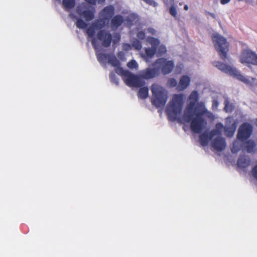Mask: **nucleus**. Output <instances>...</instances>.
Returning <instances> with one entry per match:
<instances>
[{
    "label": "nucleus",
    "instance_id": "nucleus-1",
    "mask_svg": "<svg viewBox=\"0 0 257 257\" xmlns=\"http://www.w3.org/2000/svg\"><path fill=\"white\" fill-rule=\"evenodd\" d=\"M199 94L197 91L193 90L189 95L187 105L184 110L181 121L190 123L192 132L199 133L207 126V119L213 121L214 115L209 111L202 101L198 102Z\"/></svg>",
    "mask_w": 257,
    "mask_h": 257
},
{
    "label": "nucleus",
    "instance_id": "nucleus-2",
    "mask_svg": "<svg viewBox=\"0 0 257 257\" xmlns=\"http://www.w3.org/2000/svg\"><path fill=\"white\" fill-rule=\"evenodd\" d=\"M237 126L236 120L231 117L225 119V126L221 123H217L215 128L209 133H204L200 136V142L202 146H205L209 141L212 140L211 146L216 151H221L224 150L226 146L224 139L221 137L223 130L225 135L229 138L232 137L235 133Z\"/></svg>",
    "mask_w": 257,
    "mask_h": 257
},
{
    "label": "nucleus",
    "instance_id": "nucleus-3",
    "mask_svg": "<svg viewBox=\"0 0 257 257\" xmlns=\"http://www.w3.org/2000/svg\"><path fill=\"white\" fill-rule=\"evenodd\" d=\"M88 37L91 39V43L95 49L98 61L101 64H105L108 62L109 64L115 67V71L117 68H121L119 67V61L115 56L99 52L100 51L99 43H101L105 47H107L110 45L112 38L109 33L105 30H101L96 36L94 35L93 37Z\"/></svg>",
    "mask_w": 257,
    "mask_h": 257
},
{
    "label": "nucleus",
    "instance_id": "nucleus-4",
    "mask_svg": "<svg viewBox=\"0 0 257 257\" xmlns=\"http://www.w3.org/2000/svg\"><path fill=\"white\" fill-rule=\"evenodd\" d=\"M116 73L122 77V79L129 86L139 87L144 85L145 82L143 79H150L158 76V70L156 67L147 68L140 71L138 75H135L122 68H117Z\"/></svg>",
    "mask_w": 257,
    "mask_h": 257
},
{
    "label": "nucleus",
    "instance_id": "nucleus-5",
    "mask_svg": "<svg viewBox=\"0 0 257 257\" xmlns=\"http://www.w3.org/2000/svg\"><path fill=\"white\" fill-rule=\"evenodd\" d=\"M114 13V8L112 5H109L104 7L99 14V19L96 20L89 27L86 33L88 37H93L95 33L100 31V29L103 28L112 17Z\"/></svg>",
    "mask_w": 257,
    "mask_h": 257
},
{
    "label": "nucleus",
    "instance_id": "nucleus-6",
    "mask_svg": "<svg viewBox=\"0 0 257 257\" xmlns=\"http://www.w3.org/2000/svg\"><path fill=\"white\" fill-rule=\"evenodd\" d=\"M184 100L185 95L182 93L173 95L166 109V112L171 120H175L179 119L183 123L185 122L181 121V119L182 117V115L181 116H180V114L182 111Z\"/></svg>",
    "mask_w": 257,
    "mask_h": 257
},
{
    "label": "nucleus",
    "instance_id": "nucleus-7",
    "mask_svg": "<svg viewBox=\"0 0 257 257\" xmlns=\"http://www.w3.org/2000/svg\"><path fill=\"white\" fill-rule=\"evenodd\" d=\"M152 102L157 107H164L168 98V92L161 85L154 83L151 86Z\"/></svg>",
    "mask_w": 257,
    "mask_h": 257
},
{
    "label": "nucleus",
    "instance_id": "nucleus-8",
    "mask_svg": "<svg viewBox=\"0 0 257 257\" xmlns=\"http://www.w3.org/2000/svg\"><path fill=\"white\" fill-rule=\"evenodd\" d=\"M216 66L224 72L236 77L237 79L245 84L252 87H257V79L251 77L246 78L241 75L235 68L231 66L226 65L222 63L218 62Z\"/></svg>",
    "mask_w": 257,
    "mask_h": 257
},
{
    "label": "nucleus",
    "instance_id": "nucleus-9",
    "mask_svg": "<svg viewBox=\"0 0 257 257\" xmlns=\"http://www.w3.org/2000/svg\"><path fill=\"white\" fill-rule=\"evenodd\" d=\"M146 41L151 45V47L146 48L145 52H141L140 55L146 62H150L157 52V46L160 43V41L158 39L148 36L146 38Z\"/></svg>",
    "mask_w": 257,
    "mask_h": 257
},
{
    "label": "nucleus",
    "instance_id": "nucleus-10",
    "mask_svg": "<svg viewBox=\"0 0 257 257\" xmlns=\"http://www.w3.org/2000/svg\"><path fill=\"white\" fill-rule=\"evenodd\" d=\"M212 40L215 49L219 54L222 59L227 58V52L228 50V44L225 38L218 34H214L212 36Z\"/></svg>",
    "mask_w": 257,
    "mask_h": 257
},
{
    "label": "nucleus",
    "instance_id": "nucleus-11",
    "mask_svg": "<svg viewBox=\"0 0 257 257\" xmlns=\"http://www.w3.org/2000/svg\"><path fill=\"white\" fill-rule=\"evenodd\" d=\"M153 67H156L158 70V73L160 71L164 74L170 73L174 67V63L172 60H169L164 58L157 59L153 65Z\"/></svg>",
    "mask_w": 257,
    "mask_h": 257
},
{
    "label": "nucleus",
    "instance_id": "nucleus-12",
    "mask_svg": "<svg viewBox=\"0 0 257 257\" xmlns=\"http://www.w3.org/2000/svg\"><path fill=\"white\" fill-rule=\"evenodd\" d=\"M240 62L249 67L250 65L257 66V54L249 49L244 50L240 56Z\"/></svg>",
    "mask_w": 257,
    "mask_h": 257
},
{
    "label": "nucleus",
    "instance_id": "nucleus-13",
    "mask_svg": "<svg viewBox=\"0 0 257 257\" xmlns=\"http://www.w3.org/2000/svg\"><path fill=\"white\" fill-rule=\"evenodd\" d=\"M77 13L79 16L83 17L86 21H90L94 18L95 9L83 3L77 7Z\"/></svg>",
    "mask_w": 257,
    "mask_h": 257
},
{
    "label": "nucleus",
    "instance_id": "nucleus-14",
    "mask_svg": "<svg viewBox=\"0 0 257 257\" xmlns=\"http://www.w3.org/2000/svg\"><path fill=\"white\" fill-rule=\"evenodd\" d=\"M252 132V126L248 123H244L239 128L237 138L243 141L250 137Z\"/></svg>",
    "mask_w": 257,
    "mask_h": 257
},
{
    "label": "nucleus",
    "instance_id": "nucleus-15",
    "mask_svg": "<svg viewBox=\"0 0 257 257\" xmlns=\"http://www.w3.org/2000/svg\"><path fill=\"white\" fill-rule=\"evenodd\" d=\"M190 83L191 77L183 75L180 78L176 89L179 91H183L189 86Z\"/></svg>",
    "mask_w": 257,
    "mask_h": 257
},
{
    "label": "nucleus",
    "instance_id": "nucleus-16",
    "mask_svg": "<svg viewBox=\"0 0 257 257\" xmlns=\"http://www.w3.org/2000/svg\"><path fill=\"white\" fill-rule=\"evenodd\" d=\"M250 164V160L247 156H240L238 159L237 165L238 168L244 170L247 168Z\"/></svg>",
    "mask_w": 257,
    "mask_h": 257
},
{
    "label": "nucleus",
    "instance_id": "nucleus-17",
    "mask_svg": "<svg viewBox=\"0 0 257 257\" xmlns=\"http://www.w3.org/2000/svg\"><path fill=\"white\" fill-rule=\"evenodd\" d=\"M123 21V17L120 15H116L111 20V28L113 30L119 27Z\"/></svg>",
    "mask_w": 257,
    "mask_h": 257
},
{
    "label": "nucleus",
    "instance_id": "nucleus-18",
    "mask_svg": "<svg viewBox=\"0 0 257 257\" xmlns=\"http://www.w3.org/2000/svg\"><path fill=\"white\" fill-rule=\"evenodd\" d=\"M164 2L167 6H170L169 13L170 14L175 18L177 15V11L176 6L174 4V0H163Z\"/></svg>",
    "mask_w": 257,
    "mask_h": 257
},
{
    "label": "nucleus",
    "instance_id": "nucleus-19",
    "mask_svg": "<svg viewBox=\"0 0 257 257\" xmlns=\"http://www.w3.org/2000/svg\"><path fill=\"white\" fill-rule=\"evenodd\" d=\"M257 144L252 140H248L246 142L245 148L249 153H254L256 151Z\"/></svg>",
    "mask_w": 257,
    "mask_h": 257
},
{
    "label": "nucleus",
    "instance_id": "nucleus-20",
    "mask_svg": "<svg viewBox=\"0 0 257 257\" xmlns=\"http://www.w3.org/2000/svg\"><path fill=\"white\" fill-rule=\"evenodd\" d=\"M243 141L239 140L235 141L232 145L231 148V152L233 153H236L238 152L242 147Z\"/></svg>",
    "mask_w": 257,
    "mask_h": 257
},
{
    "label": "nucleus",
    "instance_id": "nucleus-21",
    "mask_svg": "<svg viewBox=\"0 0 257 257\" xmlns=\"http://www.w3.org/2000/svg\"><path fill=\"white\" fill-rule=\"evenodd\" d=\"M63 6L64 9L69 11L72 9L75 6V0H63L62 2Z\"/></svg>",
    "mask_w": 257,
    "mask_h": 257
},
{
    "label": "nucleus",
    "instance_id": "nucleus-22",
    "mask_svg": "<svg viewBox=\"0 0 257 257\" xmlns=\"http://www.w3.org/2000/svg\"><path fill=\"white\" fill-rule=\"evenodd\" d=\"M149 90L147 87H143L140 88L138 92L139 97L145 99L148 96Z\"/></svg>",
    "mask_w": 257,
    "mask_h": 257
},
{
    "label": "nucleus",
    "instance_id": "nucleus-23",
    "mask_svg": "<svg viewBox=\"0 0 257 257\" xmlns=\"http://www.w3.org/2000/svg\"><path fill=\"white\" fill-rule=\"evenodd\" d=\"M132 46L135 50L138 51L141 50L142 48V45L141 42L136 39H134L132 41Z\"/></svg>",
    "mask_w": 257,
    "mask_h": 257
},
{
    "label": "nucleus",
    "instance_id": "nucleus-24",
    "mask_svg": "<svg viewBox=\"0 0 257 257\" xmlns=\"http://www.w3.org/2000/svg\"><path fill=\"white\" fill-rule=\"evenodd\" d=\"M127 67L132 70H138L139 68V65L136 60H132L127 63Z\"/></svg>",
    "mask_w": 257,
    "mask_h": 257
},
{
    "label": "nucleus",
    "instance_id": "nucleus-25",
    "mask_svg": "<svg viewBox=\"0 0 257 257\" xmlns=\"http://www.w3.org/2000/svg\"><path fill=\"white\" fill-rule=\"evenodd\" d=\"M225 106L224 108V110L226 112H230L232 111L233 106V105L229 102L228 99H225L224 101Z\"/></svg>",
    "mask_w": 257,
    "mask_h": 257
},
{
    "label": "nucleus",
    "instance_id": "nucleus-26",
    "mask_svg": "<svg viewBox=\"0 0 257 257\" xmlns=\"http://www.w3.org/2000/svg\"><path fill=\"white\" fill-rule=\"evenodd\" d=\"M177 81L173 78H169L167 82L166 85L169 87H174L175 86H177L178 85Z\"/></svg>",
    "mask_w": 257,
    "mask_h": 257
},
{
    "label": "nucleus",
    "instance_id": "nucleus-27",
    "mask_svg": "<svg viewBox=\"0 0 257 257\" xmlns=\"http://www.w3.org/2000/svg\"><path fill=\"white\" fill-rule=\"evenodd\" d=\"M76 25L77 28L82 29H85L87 27L86 23L80 19H77Z\"/></svg>",
    "mask_w": 257,
    "mask_h": 257
},
{
    "label": "nucleus",
    "instance_id": "nucleus-28",
    "mask_svg": "<svg viewBox=\"0 0 257 257\" xmlns=\"http://www.w3.org/2000/svg\"><path fill=\"white\" fill-rule=\"evenodd\" d=\"M167 52L166 48L164 45H160L157 46V52L159 54L163 55Z\"/></svg>",
    "mask_w": 257,
    "mask_h": 257
},
{
    "label": "nucleus",
    "instance_id": "nucleus-29",
    "mask_svg": "<svg viewBox=\"0 0 257 257\" xmlns=\"http://www.w3.org/2000/svg\"><path fill=\"white\" fill-rule=\"evenodd\" d=\"M146 32L144 31H139L137 34V37L139 39L143 40L145 38Z\"/></svg>",
    "mask_w": 257,
    "mask_h": 257
},
{
    "label": "nucleus",
    "instance_id": "nucleus-30",
    "mask_svg": "<svg viewBox=\"0 0 257 257\" xmlns=\"http://www.w3.org/2000/svg\"><path fill=\"white\" fill-rule=\"evenodd\" d=\"M251 175L252 177L257 181V164L255 165L251 171Z\"/></svg>",
    "mask_w": 257,
    "mask_h": 257
},
{
    "label": "nucleus",
    "instance_id": "nucleus-31",
    "mask_svg": "<svg viewBox=\"0 0 257 257\" xmlns=\"http://www.w3.org/2000/svg\"><path fill=\"white\" fill-rule=\"evenodd\" d=\"M145 31L146 32V33H148L152 35H156L157 34V31L155 29L151 27H149L145 29Z\"/></svg>",
    "mask_w": 257,
    "mask_h": 257
},
{
    "label": "nucleus",
    "instance_id": "nucleus-32",
    "mask_svg": "<svg viewBox=\"0 0 257 257\" xmlns=\"http://www.w3.org/2000/svg\"><path fill=\"white\" fill-rule=\"evenodd\" d=\"M122 48L124 51H128L132 49V45L128 44H124L122 45Z\"/></svg>",
    "mask_w": 257,
    "mask_h": 257
},
{
    "label": "nucleus",
    "instance_id": "nucleus-33",
    "mask_svg": "<svg viewBox=\"0 0 257 257\" xmlns=\"http://www.w3.org/2000/svg\"><path fill=\"white\" fill-rule=\"evenodd\" d=\"M110 79L112 82H113L114 83L117 84L118 83V80L115 78L114 74L113 73L110 74Z\"/></svg>",
    "mask_w": 257,
    "mask_h": 257
},
{
    "label": "nucleus",
    "instance_id": "nucleus-34",
    "mask_svg": "<svg viewBox=\"0 0 257 257\" xmlns=\"http://www.w3.org/2000/svg\"><path fill=\"white\" fill-rule=\"evenodd\" d=\"M218 101L216 100H215V99L213 100L212 101V109L213 110H216L218 107Z\"/></svg>",
    "mask_w": 257,
    "mask_h": 257
},
{
    "label": "nucleus",
    "instance_id": "nucleus-35",
    "mask_svg": "<svg viewBox=\"0 0 257 257\" xmlns=\"http://www.w3.org/2000/svg\"><path fill=\"white\" fill-rule=\"evenodd\" d=\"M132 19H133V21L138 19V16L135 14H131L130 15V21L132 22L133 20Z\"/></svg>",
    "mask_w": 257,
    "mask_h": 257
},
{
    "label": "nucleus",
    "instance_id": "nucleus-36",
    "mask_svg": "<svg viewBox=\"0 0 257 257\" xmlns=\"http://www.w3.org/2000/svg\"><path fill=\"white\" fill-rule=\"evenodd\" d=\"M88 3L92 5H95L96 4V0H85Z\"/></svg>",
    "mask_w": 257,
    "mask_h": 257
},
{
    "label": "nucleus",
    "instance_id": "nucleus-37",
    "mask_svg": "<svg viewBox=\"0 0 257 257\" xmlns=\"http://www.w3.org/2000/svg\"><path fill=\"white\" fill-rule=\"evenodd\" d=\"M118 57L121 60H124V53L122 52H120L118 54Z\"/></svg>",
    "mask_w": 257,
    "mask_h": 257
},
{
    "label": "nucleus",
    "instance_id": "nucleus-38",
    "mask_svg": "<svg viewBox=\"0 0 257 257\" xmlns=\"http://www.w3.org/2000/svg\"><path fill=\"white\" fill-rule=\"evenodd\" d=\"M183 65L182 64H181V65H180L179 66H177V69H179V70L178 71H177V73H180L181 72V71H182V69H183Z\"/></svg>",
    "mask_w": 257,
    "mask_h": 257
},
{
    "label": "nucleus",
    "instance_id": "nucleus-39",
    "mask_svg": "<svg viewBox=\"0 0 257 257\" xmlns=\"http://www.w3.org/2000/svg\"><path fill=\"white\" fill-rule=\"evenodd\" d=\"M230 0H220V3L222 5H225L226 4H228Z\"/></svg>",
    "mask_w": 257,
    "mask_h": 257
},
{
    "label": "nucleus",
    "instance_id": "nucleus-40",
    "mask_svg": "<svg viewBox=\"0 0 257 257\" xmlns=\"http://www.w3.org/2000/svg\"><path fill=\"white\" fill-rule=\"evenodd\" d=\"M116 38H117V40L115 41V40H113V42L114 43H116L117 42H118L119 39H120V36H119V35L118 34H116Z\"/></svg>",
    "mask_w": 257,
    "mask_h": 257
},
{
    "label": "nucleus",
    "instance_id": "nucleus-41",
    "mask_svg": "<svg viewBox=\"0 0 257 257\" xmlns=\"http://www.w3.org/2000/svg\"><path fill=\"white\" fill-rule=\"evenodd\" d=\"M105 1V0H96V3L97 2L99 4H103Z\"/></svg>",
    "mask_w": 257,
    "mask_h": 257
},
{
    "label": "nucleus",
    "instance_id": "nucleus-42",
    "mask_svg": "<svg viewBox=\"0 0 257 257\" xmlns=\"http://www.w3.org/2000/svg\"><path fill=\"white\" fill-rule=\"evenodd\" d=\"M69 16L71 18H77V17L75 16H74L72 13L70 14Z\"/></svg>",
    "mask_w": 257,
    "mask_h": 257
},
{
    "label": "nucleus",
    "instance_id": "nucleus-43",
    "mask_svg": "<svg viewBox=\"0 0 257 257\" xmlns=\"http://www.w3.org/2000/svg\"><path fill=\"white\" fill-rule=\"evenodd\" d=\"M184 9L185 11H188V9H189V7L187 5H185L184 6Z\"/></svg>",
    "mask_w": 257,
    "mask_h": 257
},
{
    "label": "nucleus",
    "instance_id": "nucleus-44",
    "mask_svg": "<svg viewBox=\"0 0 257 257\" xmlns=\"http://www.w3.org/2000/svg\"><path fill=\"white\" fill-rule=\"evenodd\" d=\"M210 15L213 18H215V15L214 14H210Z\"/></svg>",
    "mask_w": 257,
    "mask_h": 257
},
{
    "label": "nucleus",
    "instance_id": "nucleus-45",
    "mask_svg": "<svg viewBox=\"0 0 257 257\" xmlns=\"http://www.w3.org/2000/svg\"><path fill=\"white\" fill-rule=\"evenodd\" d=\"M254 123H255L256 126H257V118L255 120Z\"/></svg>",
    "mask_w": 257,
    "mask_h": 257
}]
</instances>
